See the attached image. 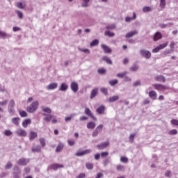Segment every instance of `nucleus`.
<instances>
[{
    "mask_svg": "<svg viewBox=\"0 0 178 178\" xmlns=\"http://www.w3.org/2000/svg\"><path fill=\"white\" fill-rule=\"evenodd\" d=\"M126 74H127V72L118 73L116 74V77H119L120 79H123V77H124V76H126Z\"/></svg>",
    "mask_w": 178,
    "mask_h": 178,
    "instance_id": "nucleus-37",
    "label": "nucleus"
},
{
    "mask_svg": "<svg viewBox=\"0 0 178 178\" xmlns=\"http://www.w3.org/2000/svg\"><path fill=\"white\" fill-rule=\"evenodd\" d=\"M118 99H119V96L114 95V96L109 97L108 101V102H115V101H118Z\"/></svg>",
    "mask_w": 178,
    "mask_h": 178,
    "instance_id": "nucleus-25",
    "label": "nucleus"
},
{
    "mask_svg": "<svg viewBox=\"0 0 178 178\" xmlns=\"http://www.w3.org/2000/svg\"><path fill=\"white\" fill-rule=\"evenodd\" d=\"M8 109L9 113H15V100L11 99L9 102Z\"/></svg>",
    "mask_w": 178,
    "mask_h": 178,
    "instance_id": "nucleus-6",
    "label": "nucleus"
},
{
    "mask_svg": "<svg viewBox=\"0 0 178 178\" xmlns=\"http://www.w3.org/2000/svg\"><path fill=\"white\" fill-rule=\"evenodd\" d=\"M102 129H104V125L99 124L96 127L95 130H97L99 133H102Z\"/></svg>",
    "mask_w": 178,
    "mask_h": 178,
    "instance_id": "nucleus-42",
    "label": "nucleus"
},
{
    "mask_svg": "<svg viewBox=\"0 0 178 178\" xmlns=\"http://www.w3.org/2000/svg\"><path fill=\"white\" fill-rule=\"evenodd\" d=\"M30 168L26 167L24 169L23 171V176H26V175H29L30 174Z\"/></svg>",
    "mask_w": 178,
    "mask_h": 178,
    "instance_id": "nucleus-40",
    "label": "nucleus"
},
{
    "mask_svg": "<svg viewBox=\"0 0 178 178\" xmlns=\"http://www.w3.org/2000/svg\"><path fill=\"white\" fill-rule=\"evenodd\" d=\"M175 45H176V43H175V42H170V49H171L172 52H173V51H175Z\"/></svg>",
    "mask_w": 178,
    "mask_h": 178,
    "instance_id": "nucleus-60",
    "label": "nucleus"
},
{
    "mask_svg": "<svg viewBox=\"0 0 178 178\" xmlns=\"http://www.w3.org/2000/svg\"><path fill=\"white\" fill-rule=\"evenodd\" d=\"M141 86V82L140 81H136L134 83H133V86L134 87H138Z\"/></svg>",
    "mask_w": 178,
    "mask_h": 178,
    "instance_id": "nucleus-55",
    "label": "nucleus"
},
{
    "mask_svg": "<svg viewBox=\"0 0 178 178\" xmlns=\"http://www.w3.org/2000/svg\"><path fill=\"white\" fill-rule=\"evenodd\" d=\"M12 122H13V123H14V124H15L16 126H18V124H19V118H13Z\"/></svg>",
    "mask_w": 178,
    "mask_h": 178,
    "instance_id": "nucleus-50",
    "label": "nucleus"
},
{
    "mask_svg": "<svg viewBox=\"0 0 178 178\" xmlns=\"http://www.w3.org/2000/svg\"><path fill=\"white\" fill-rule=\"evenodd\" d=\"M101 92L104 94V95H108V89L106 88H102L100 89Z\"/></svg>",
    "mask_w": 178,
    "mask_h": 178,
    "instance_id": "nucleus-49",
    "label": "nucleus"
},
{
    "mask_svg": "<svg viewBox=\"0 0 178 178\" xmlns=\"http://www.w3.org/2000/svg\"><path fill=\"white\" fill-rule=\"evenodd\" d=\"M51 169H54V170H56V169H59L60 168H63V165L60 164H53L51 165Z\"/></svg>",
    "mask_w": 178,
    "mask_h": 178,
    "instance_id": "nucleus-28",
    "label": "nucleus"
},
{
    "mask_svg": "<svg viewBox=\"0 0 178 178\" xmlns=\"http://www.w3.org/2000/svg\"><path fill=\"white\" fill-rule=\"evenodd\" d=\"M8 99H5L0 102V106H6V105H8Z\"/></svg>",
    "mask_w": 178,
    "mask_h": 178,
    "instance_id": "nucleus-47",
    "label": "nucleus"
},
{
    "mask_svg": "<svg viewBox=\"0 0 178 178\" xmlns=\"http://www.w3.org/2000/svg\"><path fill=\"white\" fill-rule=\"evenodd\" d=\"M134 137H136V134H132L129 136L130 143H133V141H134Z\"/></svg>",
    "mask_w": 178,
    "mask_h": 178,
    "instance_id": "nucleus-59",
    "label": "nucleus"
},
{
    "mask_svg": "<svg viewBox=\"0 0 178 178\" xmlns=\"http://www.w3.org/2000/svg\"><path fill=\"white\" fill-rule=\"evenodd\" d=\"M81 52H84L85 54H90V50L88 49H79Z\"/></svg>",
    "mask_w": 178,
    "mask_h": 178,
    "instance_id": "nucleus-61",
    "label": "nucleus"
},
{
    "mask_svg": "<svg viewBox=\"0 0 178 178\" xmlns=\"http://www.w3.org/2000/svg\"><path fill=\"white\" fill-rule=\"evenodd\" d=\"M15 13L17 15L18 19H23V13L19 10H15Z\"/></svg>",
    "mask_w": 178,
    "mask_h": 178,
    "instance_id": "nucleus-36",
    "label": "nucleus"
},
{
    "mask_svg": "<svg viewBox=\"0 0 178 178\" xmlns=\"http://www.w3.org/2000/svg\"><path fill=\"white\" fill-rule=\"evenodd\" d=\"M107 30H115L116 26L115 24L108 25L106 26Z\"/></svg>",
    "mask_w": 178,
    "mask_h": 178,
    "instance_id": "nucleus-53",
    "label": "nucleus"
},
{
    "mask_svg": "<svg viewBox=\"0 0 178 178\" xmlns=\"http://www.w3.org/2000/svg\"><path fill=\"white\" fill-rule=\"evenodd\" d=\"M102 48L105 52V54H111V52H112V50L111 49V48H109V47L105 44H102Z\"/></svg>",
    "mask_w": 178,
    "mask_h": 178,
    "instance_id": "nucleus-21",
    "label": "nucleus"
},
{
    "mask_svg": "<svg viewBox=\"0 0 178 178\" xmlns=\"http://www.w3.org/2000/svg\"><path fill=\"white\" fill-rule=\"evenodd\" d=\"M97 72H98V73L99 74H105L106 72V70L105 69H104V68H102V69H99L97 70Z\"/></svg>",
    "mask_w": 178,
    "mask_h": 178,
    "instance_id": "nucleus-58",
    "label": "nucleus"
},
{
    "mask_svg": "<svg viewBox=\"0 0 178 178\" xmlns=\"http://www.w3.org/2000/svg\"><path fill=\"white\" fill-rule=\"evenodd\" d=\"M31 124V120L26 119L22 122V126L23 127L26 128L29 126V124Z\"/></svg>",
    "mask_w": 178,
    "mask_h": 178,
    "instance_id": "nucleus-23",
    "label": "nucleus"
},
{
    "mask_svg": "<svg viewBox=\"0 0 178 178\" xmlns=\"http://www.w3.org/2000/svg\"><path fill=\"white\" fill-rule=\"evenodd\" d=\"M47 90H55L58 88V83H51L49 86H47Z\"/></svg>",
    "mask_w": 178,
    "mask_h": 178,
    "instance_id": "nucleus-16",
    "label": "nucleus"
},
{
    "mask_svg": "<svg viewBox=\"0 0 178 178\" xmlns=\"http://www.w3.org/2000/svg\"><path fill=\"white\" fill-rule=\"evenodd\" d=\"M168 44H169L168 42L164 43V44H161L160 45H159L156 47V52H159V51H161V49H164V48H166L168 47Z\"/></svg>",
    "mask_w": 178,
    "mask_h": 178,
    "instance_id": "nucleus-19",
    "label": "nucleus"
},
{
    "mask_svg": "<svg viewBox=\"0 0 178 178\" xmlns=\"http://www.w3.org/2000/svg\"><path fill=\"white\" fill-rule=\"evenodd\" d=\"M97 95H98V88H95L91 91V94L90 97V99H93V98H95V97H97Z\"/></svg>",
    "mask_w": 178,
    "mask_h": 178,
    "instance_id": "nucleus-15",
    "label": "nucleus"
},
{
    "mask_svg": "<svg viewBox=\"0 0 178 178\" xmlns=\"http://www.w3.org/2000/svg\"><path fill=\"white\" fill-rule=\"evenodd\" d=\"M63 144L62 143H59L56 149V152H60V151H62V149H63Z\"/></svg>",
    "mask_w": 178,
    "mask_h": 178,
    "instance_id": "nucleus-31",
    "label": "nucleus"
},
{
    "mask_svg": "<svg viewBox=\"0 0 178 178\" xmlns=\"http://www.w3.org/2000/svg\"><path fill=\"white\" fill-rule=\"evenodd\" d=\"M118 81H118V79H114V80L110 81L109 84L111 85L112 86H116V84H118Z\"/></svg>",
    "mask_w": 178,
    "mask_h": 178,
    "instance_id": "nucleus-48",
    "label": "nucleus"
},
{
    "mask_svg": "<svg viewBox=\"0 0 178 178\" xmlns=\"http://www.w3.org/2000/svg\"><path fill=\"white\" fill-rule=\"evenodd\" d=\"M102 129H104V125L99 124L96 127L95 130H97L99 133H102Z\"/></svg>",
    "mask_w": 178,
    "mask_h": 178,
    "instance_id": "nucleus-41",
    "label": "nucleus"
},
{
    "mask_svg": "<svg viewBox=\"0 0 178 178\" xmlns=\"http://www.w3.org/2000/svg\"><path fill=\"white\" fill-rule=\"evenodd\" d=\"M171 123L173 126H178V120L173 119L171 120Z\"/></svg>",
    "mask_w": 178,
    "mask_h": 178,
    "instance_id": "nucleus-62",
    "label": "nucleus"
},
{
    "mask_svg": "<svg viewBox=\"0 0 178 178\" xmlns=\"http://www.w3.org/2000/svg\"><path fill=\"white\" fill-rule=\"evenodd\" d=\"M161 38H162V33L156 32V40L158 41V40H161Z\"/></svg>",
    "mask_w": 178,
    "mask_h": 178,
    "instance_id": "nucleus-63",
    "label": "nucleus"
},
{
    "mask_svg": "<svg viewBox=\"0 0 178 178\" xmlns=\"http://www.w3.org/2000/svg\"><path fill=\"white\" fill-rule=\"evenodd\" d=\"M67 88H69V86H67V84H66V83H62L59 90L60 91H66Z\"/></svg>",
    "mask_w": 178,
    "mask_h": 178,
    "instance_id": "nucleus-22",
    "label": "nucleus"
},
{
    "mask_svg": "<svg viewBox=\"0 0 178 178\" xmlns=\"http://www.w3.org/2000/svg\"><path fill=\"white\" fill-rule=\"evenodd\" d=\"M149 96L150 97V98H152V99H155V98H156V92L152 90L149 92Z\"/></svg>",
    "mask_w": 178,
    "mask_h": 178,
    "instance_id": "nucleus-30",
    "label": "nucleus"
},
{
    "mask_svg": "<svg viewBox=\"0 0 178 178\" xmlns=\"http://www.w3.org/2000/svg\"><path fill=\"white\" fill-rule=\"evenodd\" d=\"M86 127L90 130H94V129H95V122L92 121L88 122Z\"/></svg>",
    "mask_w": 178,
    "mask_h": 178,
    "instance_id": "nucleus-18",
    "label": "nucleus"
},
{
    "mask_svg": "<svg viewBox=\"0 0 178 178\" xmlns=\"http://www.w3.org/2000/svg\"><path fill=\"white\" fill-rule=\"evenodd\" d=\"M116 169L118 172H124V165H118L116 166Z\"/></svg>",
    "mask_w": 178,
    "mask_h": 178,
    "instance_id": "nucleus-33",
    "label": "nucleus"
},
{
    "mask_svg": "<svg viewBox=\"0 0 178 178\" xmlns=\"http://www.w3.org/2000/svg\"><path fill=\"white\" fill-rule=\"evenodd\" d=\"M19 115L22 118H27V113L26 111H19Z\"/></svg>",
    "mask_w": 178,
    "mask_h": 178,
    "instance_id": "nucleus-52",
    "label": "nucleus"
},
{
    "mask_svg": "<svg viewBox=\"0 0 178 178\" xmlns=\"http://www.w3.org/2000/svg\"><path fill=\"white\" fill-rule=\"evenodd\" d=\"M165 6H166V0H160V7L161 9H165Z\"/></svg>",
    "mask_w": 178,
    "mask_h": 178,
    "instance_id": "nucleus-39",
    "label": "nucleus"
},
{
    "mask_svg": "<svg viewBox=\"0 0 178 178\" xmlns=\"http://www.w3.org/2000/svg\"><path fill=\"white\" fill-rule=\"evenodd\" d=\"M137 34H138V31L134 30V31H131L130 32H128L125 35V37H126V38H131V37H134V35H137Z\"/></svg>",
    "mask_w": 178,
    "mask_h": 178,
    "instance_id": "nucleus-10",
    "label": "nucleus"
},
{
    "mask_svg": "<svg viewBox=\"0 0 178 178\" xmlns=\"http://www.w3.org/2000/svg\"><path fill=\"white\" fill-rule=\"evenodd\" d=\"M74 116H76V113H72L70 115L65 117V122H70V120H72V119H73Z\"/></svg>",
    "mask_w": 178,
    "mask_h": 178,
    "instance_id": "nucleus-27",
    "label": "nucleus"
},
{
    "mask_svg": "<svg viewBox=\"0 0 178 178\" xmlns=\"http://www.w3.org/2000/svg\"><path fill=\"white\" fill-rule=\"evenodd\" d=\"M90 0H82L81 6L82 8H88Z\"/></svg>",
    "mask_w": 178,
    "mask_h": 178,
    "instance_id": "nucleus-26",
    "label": "nucleus"
},
{
    "mask_svg": "<svg viewBox=\"0 0 178 178\" xmlns=\"http://www.w3.org/2000/svg\"><path fill=\"white\" fill-rule=\"evenodd\" d=\"M29 162H30L29 159L22 158L17 161V165H19V166H26Z\"/></svg>",
    "mask_w": 178,
    "mask_h": 178,
    "instance_id": "nucleus-5",
    "label": "nucleus"
},
{
    "mask_svg": "<svg viewBox=\"0 0 178 178\" xmlns=\"http://www.w3.org/2000/svg\"><path fill=\"white\" fill-rule=\"evenodd\" d=\"M131 72H137L138 70V65H133L132 67H130Z\"/></svg>",
    "mask_w": 178,
    "mask_h": 178,
    "instance_id": "nucleus-51",
    "label": "nucleus"
},
{
    "mask_svg": "<svg viewBox=\"0 0 178 178\" xmlns=\"http://www.w3.org/2000/svg\"><path fill=\"white\" fill-rule=\"evenodd\" d=\"M85 177H86V174L85 173H81L76 178H85Z\"/></svg>",
    "mask_w": 178,
    "mask_h": 178,
    "instance_id": "nucleus-64",
    "label": "nucleus"
},
{
    "mask_svg": "<svg viewBox=\"0 0 178 178\" xmlns=\"http://www.w3.org/2000/svg\"><path fill=\"white\" fill-rule=\"evenodd\" d=\"M96 112L99 115H104V113H105V106H100L98 108H97Z\"/></svg>",
    "mask_w": 178,
    "mask_h": 178,
    "instance_id": "nucleus-17",
    "label": "nucleus"
},
{
    "mask_svg": "<svg viewBox=\"0 0 178 178\" xmlns=\"http://www.w3.org/2000/svg\"><path fill=\"white\" fill-rule=\"evenodd\" d=\"M70 88L73 92H77L79 91V84L76 82H72Z\"/></svg>",
    "mask_w": 178,
    "mask_h": 178,
    "instance_id": "nucleus-9",
    "label": "nucleus"
},
{
    "mask_svg": "<svg viewBox=\"0 0 178 178\" xmlns=\"http://www.w3.org/2000/svg\"><path fill=\"white\" fill-rule=\"evenodd\" d=\"M85 114L88 115V116H90L93 120H97V118L92 115V113L91 112V110H90V108H86L85 109Z\"/></svg>",
    "mask_w": 178,
    "mask_h": 178,
    "instance_id": "nucleus-14",
    "label": "nucleus"
},
{
    "mask_svg": "<svg viewBox=\"0 0 178 178\" xmlns=\"http://www.w3.org/2000/svg\"><path fill=\"white\" fill-rule=\"evenodd\" d=\"M98 44H99V41L95 39L90 42V47H96V45H98Z\"/></svg>",
    "mask_w": 178,
    "mask_h": 178,
    "instance_id": "nucleus-34",
    "label": "nucleus"
},
{
    "mask_svg": "<svg viewBox=\"0 0 178 178\" xmlns=\"http://www.w3.org/2000/svg\"><path fill=\"white\" fill-rule=\"evenodd\" d=\"M109 145V142H104L100 145H97V149H104V148H106Z\"/></svg>",
    "mask_w": 178,
    "mask_h": 178,
    "instance_id": "nucleus-13",
    "label": "nucleus"
},
{
    "mask_svg": "<svg viewBox=\"0 0 178 178\" xmlns=\"http://www.w3.org/2000/svg\"><path fill=\"white\" fill-rule=\"evenodd\" d=\"M5 136H12L13 133L10 131V130H5L3 131Z\"/></svg>",
    "mask_w": 178,
    "mask_h": 178,
    "instance_id": "nucleus-57",
    "label": "nucleus"
},
{
    "mask_svg": "<svg viewBox=\"0 0 178 178\" xmlns=\"http://www.w3.org/2000/svg\"><path fill=\"white\" fill-rule=\"evenodd\" d=\"M108 155H109V153L108 152H103L101 153L100 156H102V158H105L108 156Z\"/></svg>",
    "mask_w": 178,
    "mask_h": 178,
    "instance_id": "nucleus-56",
    "label": "nucleus"
},
{
    "mask_svg": "<svg viewBox=\"0 0 178 178\" xmlns=\"http://www.w3.org/2000/svg\"><path fill=\"white\" fill-rule=\"evenodd\" d=\"M92 152V150L91 149H86L83 151H78L75 155L76 156H83V155H87V154H91Z\"/></svg>",
    "mask_w": 178,
    "mask_h": 178,
    "instance_id": "nucleus-8",
    "label": "nucleus"
},
{
    "mask_svg": "<svg viewBox=\"0 0 178 178\" xmlns=\"http://www.w3.org/2000/svg\"><path fill=\"white\" fill-rule=\"evenodd\" d=\"M136 19H137V15H136V13H133V17H126L125 22L126 23H130V22H133V20H136Z\"/></svg>",
    "mask_w": 178,
    "mask_h": 178,
    "instance_id": "nucleus-11",
    "label": "nucleus"
},
{
    "mask_svg": "<svg viewBox=\"0 0 178 178\" xmlns=\"http://www.w3.org/2000/svg\"><path fill=\"white\" fill-rule=\"evenodd\" d=\"M37 108H38V102H33L29 106L27 107L26 111L29 113H34L37 111Z\"/></svg>",
    "mask_w": 178,
    "mask_h": 178,
    "instance_id": "nucleus-2",
    "label": "nucleus"
},
{
    "mask_svg": "<svg viewBox=\"0 0 178 178\" xmlns=\"http://www.w3.org/2000/svg\"><path fill=\"white\" fill-rule=\"evenodd\" d=\"M16 6L19 9H24V8H26V3L17 2Z\"/></svg>",
    "mask_w": 178,
    "mask_h": 178,
    "instance_id": "nucleus-24",
    "label": "nucleus"
},
{
    "mask_svg": "<svg viewBox=\"0 0 178 178\" xmlns=\"http://www.w3.org/2000/svg\"><path fill=\"white\" fill-rule=\"evenodd\" d=\"M42 111L44 112L43 113V120L44 122H47V123H49V122L51 121L52 123H57L58 120H56V117L55 115H51V114H47V113H51L52 110L49 107H42Z\"/></svg>",
    "mask_w": 178,
    "mask_h": 178,
    "instance_id": "nucleus-1",
    "label": "nucleus"
},
{
    "mask_svg": "<svg viewBox=\"0 0 178 178\" xmlns=\"http://www.w3.org/2000/svg\"><path fill=\"white\" fill-rule=\"evenodd\" d=\"M102 59L108 65H112V60H111V58H108L107 56H104Z\"/></svg>",
    "mask_w": 178,
    "mask_h": 178,
    "instance_id": "nucleus-35",
    "label": "nucleus"
},
{
    "mask_svg": "<svg viewBox=\"0 0 178 178\" xmlns=\"http://www.w3.org/2000/svg\"><path fill=\"white\" fill-rule=\"evenodd\" d=\"M104 35H107V37H115V33L109 31H105Z\"/></svg>",
    "mask_w": 178,
    "mask_h": 178,
    "instance_id": "nucleus-38",
    "label": "nucleus"
},
{
    "mask_svg": "<svg viewBox=\"0 0 178 178\" xmlns=\"http://www.w3.org/2000/svg\"><path fill=\"white\" fill-rule=\"evenodd\" d=\"M120 162H122L123 163H127V162H129V159H127V157L121 156Z\"/></svg>",
    "mask_w": 178,
    "mask_h": 178,
    "instance_id": "nucleus-44",
    "label": "nucleus"
},
{
    "mask_svg": "<svg viewBox=\"0 0 178 178\" xmlns=\"http://www.w3.org/2000/svg\"><path fill=\"white\" fill-rule=\"evenodd\" d=\"M165 88L166 87L163 85H159V84L156 85V90H165Z\"/></svg>",
    "mask_w": 178,
    "mask_h": 178,
    "instance_id": "nucleus-45",
    "label": "nucleus"
},
{
    "mask_svg": "<svg viewBox=\"0 0 178 178\" xmlns=\"http://www.w3.org/2000/svg\"><path fill=\"white\" fill-rule=\"evenodd\" d=\"M156 80L157 81H162L163 83H165V81H166V79L162 75H158L156 76Z\"/></svg>",
    "mask_w": 178,
    "mask_h": 178,
    "instance_id": "nucleus-29",
    "label": "nucleus"
},
{
    "mask_svg": "<svg viewBox=\"0 0 178 178\" xmlns=\"http://www.w3.org/2000/svg\"><path fill=\"white\" fill-rule=\"evenodd\" d=\"M32 151L33 152H40V151H41V146L40 145L34 146L32 148Z\"/></svg>",
    "mask_w": 178,
    "mask_h": 178,
    "instance_id": "nucleus-32",
    "label": "nucleus"
},
{
    "mask_svg": "<svg viewBox=\"0 0 178 178\" xmlns=\"http://www.w3.org/2000/svg\"><path fill=\"white\" fill-rule=\"evenodd\" d=\"M12 166H13V164H12V163H10V162H8L7 164L6 165V166H5V169L6 170H8L9 169H11Z\"/></svg>",
    "mask_w": 178,
    "mask_h": 178,
    "instance_id": "nucleus-46",
    "label": "nucleus"
},
{
    "mask_svg": "<svg viewBox=\"0 0 178 178\" xmlns=\"http://www.w3.org/2000/svg\"><path fill=\"white\" fill-rule=\"evenodd\" d=\"M0 37L1 38H5L8 37V33L0 31Z\"/></svg>",
    "mask_w": 178,
    "mask_h": 178,
    "instance_id": "nucleus-54",
    "label": "nucleus"
},
{
    "mask_svg": "<svg viewBox=\"0 0 178 178\" xmlns=\"http://www.w3.org/2000/svg\"><path fill=\"white\" fill-rule=\"evenodd\" d=\"M169 136H176L177 134V131L176 129H172L168 131Z\"/></svg>",
    "mask_w": 178,
    "mask_h": 178,
    "instance_id": "nucleus-43",
    "label": "nucleus"
},
{
    "mask_svg": "<svg viewBox=\"0 0 178 178\" xmlns=\"http://www.w3.org/2000/svg\"><path fill=\"white\" fill-rule=\"evenodd\" d=\"M15 134H17V136H19V137L27 136V132L23 129H17L15 131Z\"/></svg>",
    "mask_w": 178,
    "mask_h": 178,
    "instance_id": "nucleus-7",
    "label": "nucleus"
},
{
    "mask_svg": "<svg viewBox=\"0 0 178 178\" xmlns=\"http://www.w3.org/2000/svg\"><path fill=\"white\" fill-rule=\"evenodd\" d=\"M139 52L140 55L145 58V59H149L151 58V52L148 50L140 49Z\"/></svg>",
    "mask_w": 178,
    "mask_h": 178,
    "instance_id": "nucleus-4",
    "label": "nucleus"
},
{
    "mask_svg": "<svg viewBox=\"0 0 178 178\" xmlns=\"http://www.w3.org/2000/svg\"><path fill=\"white\" fill-rule=\"evenodd\" d=\"M38 134L36 132L31 131L29 133V140L33 141V140H35L37 138Z\"/></svg>",
    "mask_w": 178,
    "mask_h": 178,
    "instance_id": "nucleus-12",
    "label": "nucleus"
},
{
    "mask_svg": "<svg viewBox=\"0 0 178 178\" xmlns=\"http://www.w3.org/2000/svg\"><path fill=\"white\" fill-rule=\"evenodd\" d=\"M22 175V170L17 165H15L13 168V178H20Z\"/></svg>",
    "mask_w": 178,
    "mask_h": 178,
    "instance_id": "nucleus-3",
    "label": "nucleus"
},
{
    "mask_svg": "<svg viewBox=\"0 0 178 178\" xmlns=\"http://www.w3.org/2000/svg\"><path fill=\"white\" fill-rule=\"evenodd\" d=\"M142 10L143 13H148V12H152V10H154V8L151 6H144Z\"/></svg>",
    "mask_w": 178,
    "mask_h": 178,
    "instance_id": "nucleus-20",
    "label": "nucleus"
}]
</instances>
